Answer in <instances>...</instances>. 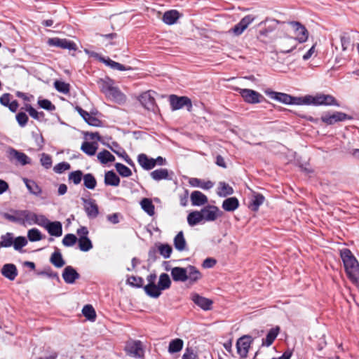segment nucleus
<instances>
[{"mask_svg":"<svg viewBox=\"0 0 359 359\" xmlns=\"http://www.w3.org/2000/svg\"><path fill=\"white\" fill-rule=\"evenodd\" d=\"M171 276L175 282H189L190 285L196 283L202 278L200 271L193 265L187 267L175 266L171 269Z\"/></svg>","mask_w":359,"mask_h":359,"instance_id":"1","label":"nucleus"},{"mask_svg":"<svg viewBox=\"0 0 359 359\" xmlns=\"http://www.w3.org/2000/svg\"><path fill=\"white\" fill-rule=\"evenodd\" d=\"M279 24H285V22H281L278 20L266 18L257 25L259 28L257 38L261 42L264 43H272L276 38L272 36V33L277 29Z\"/></svg>","mask_w":359,"mask_h":359,"instance_id":"2","label":"nucleus"},{"mask_svg":"<svg viewBox=\"0 0 359 359\" xmlns=\"http://www.w3.org/2000/svg\"><path fill=\"white\" fill-rule=\"evenodd\" d=\"M341 257L348 278L352 281H357L359 278V264L355 257L347 248L341 251Z\"/></svg>","mask_w":359,"mask_h":359,"instance_id":"3","label":"nucleus"},{"mask_svg":"<svg viewBox=\"0 0 359 359\" xmlns=\"http://www.w3.org/2000/svg\"><path fill=\"white\" fill-rule=\"evenodd\" d=\"M236 91L239 93L243 100L248 104H254L266 101L262 94L252 89L238 88Z\"/></svg>","mask_w":359,"mask_h":359,"instance_id":"4","label":"nucleus"},{"mask_svg":"<svg viewBox=\"0 0 359 359\" xmlns=\"http://www.w3.org/2000/svg\"><path fill=\"white\" fill-rule=\"evenodd\" d=\"M254 339L250 335H243L236 341L237 353L242 359L246 358Z\"/></svg>","mask_w":359,"mask_h":359,"instance_id":"5","label":"nucleus"},{"mask_svg":"<svg viewBox=\"0 0 359 359\" xmlns=\"http://www.w3.org/2000/svg\"><path fill=\"white\" fill-rule=\"evenodd\" d=\"M310 99L311 104H313L316 106H340L339 103L336 100V98L331 95L317 94L315 96L311 95Z\"/></svg>","mask_w":359,"mask_h":359,"instance_id":"6","label":"nucleus"},{"mask_svg":"<svg viewBox=\"0 0 359 359\" xmlns=\"http://www.w3.org/2000/svg\"><path fill=\"white\" fill-rule=\"evenodd\" d=\"M169 100L173 111L180 109L184 107H186L189 111L191 110V100L187 96L179 97L176 95H171L169 97Z\"/></svg>","mask_w":359,"mask_h":359,"instance_id":"7","label":"nucleus"},{"mask_svg":"<svg viewBox=\"0 0 359 359\" xmlns=\"http://www.w3.org/2000/svg\"><path fill=\"white\" fill-rule=\"evenodd\" d=\"M287 23L294 32L295 37H293V39H295V41H297L299 43H304L307 41L309 32L304 25L297 21H290Z\"/></svg>","mask_w":359,"mask_h":359,"instance_id":"8","label":"nucleus"},{"mask_svg":"<svg viewBox=\"0 0 359 359\" xmlns=\"http://www.w3.org/2000/svg\"><path fill=\"white\" fill-rule=\"evenodd\" d=\"M202 219L205 222H213L222 216L223 212L215 205H208L200 210Z\"/></svg>","mask_w":359,"mask_h":359,"instance_id":"9","label":"nucleus"},{"mask_svg":"<svg viewBox=\"0 0 359 359\" xmlns=\"http://www.w3.org/2000/svg\"><path fill=\"white\" fill-rule=\"evenodd\" d=\"M255 20V17L253 15H247L243 17L233 27L231 28L228 32L233 34L234 36H238L243 33V32Z\"/></svg>","mask_w":359,"mask_h":359,"instance_id":"10","label":"nucleus"},{"mask_svg":"<svg viewBox=\"0 0 359 359\" xmlns=\"http://www.w3.org/2000/svg\"><path fill=\"white\" fill-rule=\"evenodd\" d=\"M353 117L341 111H335L332 114H325L320 118L322 122L327 125H333L337 122H341L345 120H352Z\"/></svg>","mask_w":359,"mask_h":359,"instance_id":"11","label":"nucleus"},{"mask_svg":"<svg viewBox=\"0 0 359 359\" xmlns=\"http://www.w3.org/2000/svg\"><path fill=\"white\" fill-rule=\"evenodd\" d=\"M47 43L50 46H55L62 49H67L69 50H76V44L70 40L67 39H60L57 37L48 39Z\"/></svg>","mask_w":359,"mask_h":359,"instance_id":"12","label":"nucleus"},{"mask_svg":"<svg viewBox=\"0 0 359 359\" xmlns=\"http://www.w3.org/2000/svg\"><path fill=\"white\" fill-rule=\"evenodd\" d=\"M85 212L90 219H95L99 215L98 205L96 204L95 200L82 198Z\"/></svg>","mask_w":359,"mask_h":359,"instance_id":"13","label":"nucleus"},{"mask_svg":"<svg viewBox=\"0 0 359 359\" xmlns=\"http://www.w3.org/2000/svg\"><path fill=\"white\" fill-rule=\"evenodd\" d=\"M127 353L135 358H142L144 356V350L140 341H134L127 344L126 346Z\"/></svg>","mask_w":359,"mask_h":359,"instance_id":"14","label":"nucleus"},{"mask_svg":"<svg viewBox=\"0 0 359 359\" xmlns=\"http://www.w3.org/2000/svg\"><path fill=\"white\" fill-rule=\"evenodd\" d=\"M171 280L168 274L163 273L159 276V280L155 288L154 298H158L161 294V291L169 289L171 286Z\"/></svg>","mask_w":359,"mask_h":359,"instance_id":"15","label":"nucleus"},{"mask_svg":"<svg viewBox=\"0 0 359 359\" xmlns=\"http://www.w3.org/2000/svg\"><path fill=\"white\" fill-rule=\"evenodd\" d=\"M8 157L11 161L15 160L21 165H26L31 163L30 158L25 153L19 151L13 148L8 151Z\"/></svg>","mask_w":359,"mask_h":359,"instance_id":"16","label":"nucleus"},{"mask_svg":"<svg viewBox=\"0 0 359 359\" xmlns=\"http://www.w3.org/2000/svg\"><path fill=\"white\" fill-rule=\"evenodd\" d=\"M264 93L271 99L276 100L285 104H291L292 96L289 94L276 92L271 89L265 90Z\"/></svg>","mask_w":359,"mask_h":359,"instance_id":"17","label":"nucleus"},{"mask_svg":"<svg viewBox=\"0 0 359 359\" xmlns=\"http://www.w3.org/2000/svg\"><path fill=\"white\" fill-rule=\"evenodd\" d=\"M62 276L64 281L67 284H73L80 278V274L72 266H67L64 269Z\"/></svg>","mask_w":359,"mask_h":359,"instance_id":"18","label":"nucleus"},{"mask_svg":"<svg viewBox=\"0 0 359 359\" xmlns=\"http://www.w3.org/2000/svg\"><path fill=\"white\" fill-rule=\"evenodd\" d=\"M280 52L283 53H289L297 47L295 39L292 36H286L283 40L280 41Z\"/></svg>","mask_w":359,"mask_h":359,"instance_id":"19","label":"nucleus"},{"mask_svg":"<svg viewBox=\"0 0 359 359\" xmlns=\"http://www.w3.org/2000/svg\"><path fill=\"white\" fill-rule=\"evenodd\" d=\"M11 211L15 214H18L20 215V217L23 220V224H20L22 226L26 225V222L29 224H35V220L36 219V214L34 213L29 210H11Z\"/></svg>","mask_w":359,"mask_h":359,"instance_id":"20","label":"nucleus"},{"mask_svg":"<svg viewBox=\"0 0 359 359\" xmlns=\"http://www.w3.org/2000/svg\"><path fill=\"white\" fill-rule=\"evenodd\" d=\"M140 104L147 110L155 111L156 107L155 99L148 92L142 93L139 98Z\"/></svg>","mask_w":359,"mask_h":359,"instance_id":"21","label":"nucleus"},{"mask_svg":"<svg viewBox=\"0 0 359 359\" xmlns=\"http://www.w3.org/2000/svg\"><path fill=\"white\" fill-rule=\"evenodd\" d=\"M191 300L194 304L205 311L210 310L212 304L211 299L202 297L197 293L192 294Z\"/></svg>","mask_w":359,"mask_h":359,"instance_id":"22","label":"nucleus"},{"mask_svg":"<svg viewBox=\"0 0 359 359\" xmlns=\"http://www.w3.org/2000/svg\"><path fill=\"white\" fill-rule=\"evenodd\" d=\"M157 276L155 273H151L147 276V285L144 286V290L145 293L150 297L154 298L155 288H156V280Z\"/></svg>","mask_w":359,"mask_h":359,"instance_id":"23","label":"nucleus"},{"mask_svg":"<svg viewBox=\"0 0 359 359\" xmlns=\"http://www.w3.org/2000/svg\"><path fill=\"white\" fill-rule=\"evenodd\" d=\"M1 274L10 280H13L17 277L18 269L13 264H6L1 270Z\"/></svg>","mask_w":359,"mask_h":359,"instance_id":"24","label":"nucleus"},{"mask_svg":"<svg viewBox=\"0 0 359 359\" xmlns=\"http://www.w3.org/2000/svg\"><path fill=\"white\" fill-rule=\"evenodd\" d=\"M191 201L192 205L201 206L208 203V197L199 191H194L191 194Z\"/></svg>","mask_w":359,"mask_h":359,"instance_id":"25","label":"nucleus"},{"mask_svg":"<svg viewBox=\"0 0 359 359\" xmlns=\"http://www.w3.org/2000/svg\"><path fill=\"white\" fill-rule=\"evenodd\" d=\"M137 161L142 168L146 170H149L156 166L154 158H149L146 154H141L137 156Z\"/></svg>","mask_w":359,"mask_h":359,"instance_id":"26","label":"nucleus"},{"mask_svg":"<svg viewBox=\"0 0 359 359\" xmlns=\"http://www.w3.org/2000/svg\"><path fill=\"white\" fill-rule=\"evenodd\" d=\"M46 229L50 236L59 237L62 233V226L60 222H50L48 224Z\"/></svg>","mask_w":359,"mask_h":359,"instance_id":"27","label":"nucleus"},{"mask_svg":"<svg viewBox=\"0 0 359 359\" xmlns=\"http://www.w3.org/2000/svg\"><path fill=\"white\" fill-rule=\"evenodd\" d=\"M99 60L100 62L104 63L106 65L110 67L113 69H117L119 71H126L130 70L132 68L130 67H126L123 65L115 62L111 60L109 57L105 58L104 57L100 56Z\"/></svg>","mask_w":359,"mask_h":359,"instance_id":"28","label":"nucleus"},{"mask_svg":"<svg viewBox=\"0 0 359 359\" xmlns=\"http://www.w3.org/2000/svg\"><path fill=\"white\" fill-rule=\"evenodd\" d=\"M279 332V326H276L275 327L270 329L266 336V338L262 339V345L265 346H270L277 337Z\"/></svg>","mask_w":359,"mask_h":359,"instance_id":"29","label":"nucleus"},{"mask_svg":"<svg viewBox=\"0 0 359 359\" xmlns=\"http://www.w3.org/2000/svg\"><path fill=\"white\" fill-rule=\"evenodd\" d=\"M239 207V201L236 197H230L225 199L222 208L227 212H233Z\"/></svg>","mask_w":359,"mask_h":359,"instance_id":"30","label":"nucleus"},{"mask_svg":"<svg viewBox=\"0 0 359 359\" xmlns=\"http://www.w3.org/2000/svg\"><path fill=\"white\" fill-rule=\"evenodd\" d=\"M104 184L108 186L117 187L120 184V178L113 170L107 171L104 175Z\"/></svg>","mask_w":359,"mask_h":359,"instance_id":"31","label":"nucleus"},{"mask_svg":"<svg viewBox=\"0 0 359 359\" xmlns=\"http://www.w3.org/2000/svg\"><path fill=\"white\" fill-rule=\"evenodd\" d=\"M180 18V13L176 10H170L164 13L163 21L169 25L175 24Z\"/></svg>","mask_w":359,"mask_h":359,"instance_id":"32","label":"nucleus"},{"mask_svg":"<svg viewBox=\"0 0 359 359\" xmlns=\"http://www.w3.org/2000/svg\"><path fill=\"white\" fill-rule=\"evenodd\" d=\"M217 194L220 197H226L233 194V189L225 182H219Z\"/></svg>","mask_w":359,"mask_h":359,"instance_id":"33","label":"nucleus"},{"mask_svg":"<svg viewBox=\"0 0 359 359\" xmlns=\"http://www.w3.org/2000/svg\"><path fill=\"white\" fill-rule=\"evenodd\" d=\"M50 263L57 268H61L65 264L62 255L59 249L56 248L50 258Z\"/></svg>","mask_w":359,"mask_h":359,"instance_id":"34","label":"nucleus"},{"mask_svg":"<svg viewBox=\"0 0 359 359\" xmlns=\"http://www.w3.org/2000/svg\"><path fill=\"white\" fill-rule=\"evenodd\" d=\"M189 183L191 187H201L203 189H210L213 187V183L211 181L203 182L196 177L190 178Z\"/></svg>","mask_w":359,"mask_h":359,"instance_id":"35","label":"nucleus"},{"mask_svg":"<svg viewBox=\"0 0 359 359\" xmlns=\"http://www.w3.org/2000/svg\"><path fill=\"white\" fill-rule=\"evenodd\" d=\"M156 246L157 247L158 252L164 259H168L170 257L172 252L171 245L168 243H158L156 244Z\"/></svg>","mask_w":359,"mask_h":359,"instance_id":"36","label":"nucleus"},{"mask_svg":"<svg viewBox=\"0 0 359 359\" xmlns=\"http://www.w3.org/2000/svg\"><path fill=\"white\" fill-rule=\"evenodd\" d=\"M151 177L156 181L161 180H170L169 172L166 168H159L150 173Z\"/></svg>","mask_w":359,"mask_h":359,"instance_id":"37","label":"nucleus"},{"mask_svg":"<svg viewBox=\"0 0 359 359\" xmlns=\"http://www.w3.org/2000/svg\"><path fill=\"white\" fill-rule=\"evenodd\" d=\"M106 96L115 101H122L126 100V96L121 92L118 88L113 86L111 90L107 93Z\"/></svg>","mask_w":359,"mask_h":359,"instance_id":"38","label":"nucleus"},{"mask_svg":"<svg viewBox=\"0 0 359 359\" xmlns=\"http://www.w3.org/2000/svg\"><path fill=\"white\" fill-rule=\"evenodd\" d=\"M187 243L183 232L180 231L174 238V246L179 251L186 249Z\"/></svg>","mask_w":359,"mask_h":359,"instance_id":"39","label":"nucleus"},{"mask_svg":"<svg viewBox=\"0 0 359 359\" xmlns=\"http://www.w3.org/2000/svg\"><path fill=\"white\" fill-rule=\"evenodd\" d=\"M142 210L149 216H153L155 213V207L151 199L144 198L140 202Z\"/></svg>","mask_w":359,"mask_h":359,"instance_id":"40","label":"nucleus"},{"mask_svg":"<svg viewBox=\"0 0 359 359\" xmlns=\"http://www.w3.org/2000/svg\"><path fill=\"white\" fill-rule=\"evenodd\" d=\"M101 91L105 94L111 90V88L114 86V81L109 77H107L104 79H101L97 82Z\"/></svg>","mask_w":359,"mask_h":359,"instance_id":"41","label":"nucleus"},{"mask_svg":"<svg viewBox=\"0 0 359 359\" xmlns=\"http://www.w3.org/2000/svg\"><path fill=\"white\" fill-rule=\"evenodd\" d=\"M24 182L29 192L35 196H39L42 190L41 187L33 180L24 179Z\"/></svg>","mask_w":359,"mask_h":359,"instance_id":"42","label":"nucleus"},{"mask_svg":"<svg viewBox=\"0 0 359 359\" xmlns=\"http://www.w3.org/2000/svg\"><path fill=\"white\" fill-rule=\"evenodd\" d=\"M97 157L100 162L102 164H107L115 161L114 156L106 149L99 152Z\"/></svg>","mask_w":359,"mask_h":359,"instance_id":"43","label":"nucleus"},{"mask_svg":"<svg viewBox=\"0 0 359 359\" xmlns=\"http://www.w3.org/2000/svg\"><path fill=\"white\" fill-rule=\"evenodd\" d=\"M203 221L200 211H192L187 216V222L189 226H194Z\"/></svg>","mask_w":359,"mask_h":359,"instance_id":"44","label":"nucleus"},{"mask_svg":"<svg viewBox=\"0 0 359 359\" xmlns=\"http://www.w3.org/2000/svg\"><path fill=\"white\" fill-rule=\"evenodd\" d=\"M81 149L87 155L93 156L95 154L97 149V144L89 142H83Z\"/></svg>","mask_w":359,"mask_h":359,"instance_id":"45","label":"nucleus"},{"mask_svg":"<svg viewBox=\"0 0 359 359\" xmlns=\"http://www.w3.org/2000/svg\"><path fill=\"white\" fill-rule=\"evenodd\" d=\"M184 342L182 339L177 338L172 339L168 346V351L170 353H177L180 351L183 348Z\"/></svg>","mask_w":359,"mask_h":359,"instance_id":"46","label":"nucleus"},{"mask_svg":"<svg viewBox=\"0 0 359 359\" xmlns=\"http://www.w3.org/2000/svg\"><path fill=\"white\" fill-rule=\"evenodd\" d=\"M264 199L262 194L254 192L252 202L250 204L251 210L253 211L258 210L259 206L263 204Z\"/></svg>","mask_w":359,"mask_h":359,"instance_id":"47","label":"nucleus"},{"mask_svg":"<svg viewBox=\"0 0 359 359\" xmlns=\"http://www.w3.org/2000/svg\"><path fill=\"white\" fill-rule=\"evenodd\" d=\"M83 185L88 189H94L97 185V180L91 173L83 175Z\"/></svg>","mask_w":359,"mask_h":359,"instance_id":"48","label":"nucleus"},{"mask_svg":"<svg viewBox=\"0 0 359 359\" xmlns=\"http://www.w3.org/2000/svg\"><path fill=\"white\" fill-rule=\"evenodd\" d=\"M0 246L2 248H9L13 245V233L7 232L1 236Z\"/></svg>","mask_w":359,"mask_h":359,"instance_id":"49","label":"nucleus"},{"mask_svg":"<svg viewBox=\"0 0 359 359\" xmlns=\"http://www.w3.org/2000/svg\"><path fill=\"white\" fill-rule=\"evenodd\" d=\"M82 313L83 315L89 320L90 321H95L96 318V313L90 304L85 305L82 309Z\"/></svg>","mask_w":359,"mask_h":359,"instance_id":"50","label":"nucleus"},{"mask_svg":"<svg viewBox=\"0 0 359 359\" xmlns=\"http://www.w3.org/2000/svg\"><path fill=\"white\" fill-rule=\"evenodd\" d=\"M79 247L83 252H88L93 248V243L88 237L79 238Z\"/></svg>","mask_w":359,"mask_h":359,"instance_id":"51","label":"nucleus"},{"mask_svg":"<svg viewBox=\"0 0 359 359\" xmlns=\"http://www.w3.org/2000/svg\"><path fill=\"white\" fill-rule=\"evenodd\" d=\"M127 283L133 287L141 288L144 285V279L142 277L131 276L128 278Z\"/></svg>","mask_w":359,"mask_h":359,"instance_id":"52","label":"nucleus"},{"mask_svg":"<svg viewBox=\"0 0 359 359\" xmlns=\"http://www.w3.org/2000/svg\"><path fill=\"white\" fill-rule=\"evenodd\" d=\"M115 168L118 174L123 177H128L132 175L131 170L121 163H116Z\"/></svg>","mask_w":359,"mask_h":359,"instance_id":"53","label":"nucleus"},{"mask_svg":"<svg viewBox=\"0 0 359 359\" xmlns=\"http://www.w3.org/2000/svg\"><path fill=\"white\" fill-rule=\"evenodd\" d=\"M54 87L58 92L64 94L68 93L70 89L69 83L59 80H56L54 82Z\"/></svg>","mask_w":359,"mask_h":359,"instance_id":"54","label":"nucleus"},{"mask_svg":"<svg viewBox=\"0 0 359 359\" xmlns=\"http://www.w3.org/2000/svg\"><path fill=\"white\" fill-rule=\"evenodd\" d=\"M27 238L31 242H36L42 239V234L39 229L34 228L28 231Z\"/></svg>","mask_w":359,"mask_h":359,"instance_id":"55","label":"nucleus"},{"mask_svg":"<svg viewBox=\"0 0 359 359\" xmlns=\"http://www.w3.org/2000/svg\"><path fill=\"white\" fill-rule=\"evenodd\" d=\"M82 178H83V172L80 170L71 172L69 174V180L72 181L74 184L81 183Z\"/></svg>","mask_w":359,"mask_h":359,"instance_id":"56","label":"nucleus"},{"mask_svg":"<svg viewBox=\"0 0 359 359\" xmlns=\"http://www.w3.org/2000/svg\"><path fill=\"white\" fill-rule=\"evenodd\" d=\"M13 242V248L18 251H21L22 248L27 244V240L24 236L16 237L14 238Z\"/></svg>","mask_w":359,"mask_h":359,"instance_id":"57","label":"nucleus"},{"mask_svg":"<svg viewBox=\"0 0 359 359\" xmlns=\"http://www.w3.org/2000/svg\"><path fill=\"white\" fill-rule=\"evenodd\" d=\"M11 215L8 212H0V215L3 217L4 219L8 220L11 222L18 223V224H23V220L20 217V215L18 214Z\"/></svg>","mask_w":359,"mask_h":359,"instance_id":"58","label":"nucleus"},{"mask_svg":"<svg viewBox=\"0 0 359 359\" xmlns=\"http://www.w3.org/2000/svg\"><path fill=\"white\" fill-rule=\"evenodd\" d=\"M38 104L41 108L49 111L55 110V106L47 99L39 100Z\"/></svg>","mask_w":359,"mask_h":359,"instance_id":"59","label":"nucleus"},{"mask_svg":"<svg viewBox=\"0 0 359 359\" xmlns=\"http://www.w3.org/2000/svg\"><path fill=\"white\" fill-rule=\"evenodd\" d=\"M310 97H311V95H306L303 97L292 96V99L291 100L292 101L291 104H297V105L311 104Z\"/></svg>","mask_w":359,"mask_h":359,"instance_id":"60","label":"nucleus"},{"mask_svg":"<svg viewBox=\"0 0 359 359\" xmlns=\"http://www.w3.org/2000/svg\"><path fill=\"white\" fill-rule=\"evenodd\" d=\"M77 241V238L74 234L68 233L62 239V244L66 247L74 245Z\"/></svg>","mask_w":359,"mask_h":359,"instance_id":"61","label":"nucleus"},{"mask_svg":"<svg viewBox=\"0 0 359 359\" xmlns=\"http://www.w3.org/2000/svg\"><path fill=\"white\" fill-rule=\"evenodd\" d=\"M32 136L34 140L36 145L38 147L39 149H42L44 145V139L41 133L38 132H32Z\"/></svg>","mask_w":359,"mask_h":359,"instance_id":"62","label":"nucleus"},{"mask_svg":"<svg viewBox=\"0 0 359 359\" xmlns=\"http://www.w3.org/2000/svg\"><path fill=\"white\" fill-rule=\"evenodd\" d=\"M41 164L46 169L52 165V158L50 155L43 153L40 159Z\"/></svg>","mask_w":359,"mask_h":359,"instance_id":"63","label":"nucleus"},{"mask_svg":"<svg viewBox=\"0 0 359 359\" xmlns=\"http://www.w3.org/2000/svg\"><path fill=\"white\" fill-rule=\"evenodd\" d=\"M15 118H16V120H17L18 124L21 127H25L27 125L28 120H29L27 115L25 112H22V111L18 112L16 114Z\"/></svg>","mask_w":359,"mask_h":359,"instance_id":"64","label":"nucleus"}]
</instances>
